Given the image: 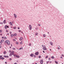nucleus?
I'll list each match as a JSON object with an SVG mask.
<instances>
[{"label":"nucleus","mask_w":64,"mask_h":64,"mask_svg":"<svg viewBox=\"0 0 64 64\" xmlns=\"http://www.w3.org/2000/svg\"><path fill=\"white\" fill-rule=\"evenodd\" d=\"M35 64H37V63H35Z\"/></svg>","instance_id":"obj_63"},{"label":"nucleus","mask_w":64,"mask_h":64,"mask_svg":"<svg viewBox=\"0 0 64 64\" xmlns=\"http://www.w3.org/2000/svg\"><path fill=\"white\" fill-rule=\"evenodd\" d=\"M9 52H11V50H10L9 51Z\"/></svg>","instance_id":"obj_50"},{"label":"nucleus","mask_w":64,"mask_h":64,"mask_svg":"<svg viewBox=\"0 0 64 64\" xmlns=\"http://www.w3.org/2000/svg\"><path fill=\"white\" fill-rule=\"evenodd\" d=\"M38 57L39 58H41V56H39Z\"/></svg>","instance_id":"obj_35"},{"label":"nucleus","mask_w":64,"mask_h":64,"mask_svg":"<svg viewBox=\"0 0 64 64\" xmlns=\"http://www.w3.org/2000/svg\"><path fill=\"white\" fill-rule=\"evenodd\" d=\"M5 43H6V44H7L8 45H9L10 44V41H9L8 40H6V41H5Z\"/></svg>","instance_id":"obj_1"},{"label":"nucleus","mask_w":64,"mask_h":64,"mask_svg":"<svg viewBox=\"0 0 64 64\" xmlns=\"http://www.w3.org/2000/svg\"><path fill=\"white\" fill-rule=\"evenodd\" d=\"M42 47H43V46H43V45H42Z\"/></svg>","instance_id":"obj_59"},{"label":"nucleus","mask_w":64,"mask_h":64,"mask_svg":"<svg viewBox=\"0 0 64 64\" xmlns=\"http://www.w3.org/2000/svg\"><path fill=\"white\" fill-rule=\"evenodd\" d=\"M52 63V61H50V63Z\"/></svg>","instance_id":"obj_46"},{"label":"nucleus","mask_w":64,"mask_h":64,"mask_svg":"<svg viewBox=\"0 0 64 64\" xmlns=\"http://www.w3.org/2000/svg\"><path fill=\"white\" fill-rule=\"evenodd\" d=\"M34 57H35V58L36 56H35V55H34Z\"/></svg>","instance_id":"obj_61"},{"label":"nucleus","mask_w":64,"mask_h":64,"mask_svg":"<svg viewBox=\"0 0 64 64\" xmlns=\"http://www.w3.org/2000/svg\"><path fill=\"white\" fill-rule=\"evenodd\" d=\"M6 32H8V30H6Z\"/></svg>","instance_id":"obj_51"},{"label":"nucleus","mask_w":64,"mask_h":64,"mask_svg":"<svg viewBox=\"0 0 64 64\" xmlns=\"http://www.w3.org/2000/svg\"><path fill=\"white\" fill-rule=\"evenodd\" d=\"M18 32H21V30H18Z\"/></svg>","instance_id":"obj_34"},{"label":"nucleus","mask_w":64,"mask_h":64,"mask_svg":"<svg viewBox=\"0 0 64 64\" xmlns=\"http://www.w3.org/2000/svg\"><path fill=\"white\" fill-rule=\"evenodd\" d=\"M14 29H16V27H14Z\"/></svg>","instance_id":"obj_27"},{"label":"nucleus","mask_w":64,"mask_h":64,"mask_svg":"<svg viewBox=\"0 0 64 64\" xmlns=\"http://www.w3.org/2000/svg\"><path fill=\"white\" fill-rule=\"evenodd\" d=\"M13 41H15V40L14 39L13 40Z\"/></svg>","instance_id":"obj_42"},{"label":"nucleus","mask_w":64,"mask_h":64,"mask_svg":"<svg viewBox=\"0 0 64 64\" xmlns=\"http://www.w3.org/2000/svg\"><path fill=\"white\" fill-rule=\"evenodd\" d=\"M22 40V38L21 37L20 38V41Z\"/></svg>","instance_id":"obj_16"},{"label":"nucleus","mask_w":64,"mask_h":64,"mask_svg":"<svg viewBox=\"0 0 64 64\" xmlns=\"http://www.w3.org/2000/svg\"><path fill=\"white\" fill-rule=\"evenodd\" d=\"M60 49V46H58V49Z\"/></svg>","instance_id":"obj_17"},{"label":"nucleus","mask_w":64,"mask_h":64,"mask_svg":"<svg viewBox=\"0 0 64 64\" xmlns=\"http://www.w3.org/2000/svg\"><path fill=\"white\" fill-rule=\"evenodd\" d=\"M21 49H23V48H22V47H21L19 50H21Z\"/></svg>","instance_id":"obj_23"},{"label":"nucleus","mask_w":64,"mask_h":64,"mask_svg":"<svg viewBox=\"0 0 64 64\" xmlns=\"http://www.w3.org/2000/svg\"><path fill=\"white\" fill-rule=\"evenodd\" d=\"M30 56L32 57H33L34 56V54H30Z\"/></svg>","instance_id":"obj_8"},{"label":"nucleus","mask_w":64,"mask_h":64,"mask_svg":"<svg viewBox=\"0 0 64 64\" xmlns=\"http://www.w3.org/2000/svg\"><path fill=\"white\" fill-rule=\"evenodd\" d=\"M48 58V56H47L46 57V58Z\"/></svg>","instance_id":"obj_43"},{"label":"nucleus","mask_w":64,"mask_h":64,"mask_svg":"<svg viewBox=\"0 0 64 64\" xmlns=\"http://www.w3.org/2000/svg\"><path fill=\"white\" fill-rule=\"evenodd\" d=\"M4 39H7V38H6V37H5L4 38Z\"/></svg>","instance_id":"obj_28"},{"label":"nucleus","mask_w":64,"mask_h":64,"mask_svg":"<svg viewBox=\"0 0 64 64\" xmlns=\"http://www.w3.org/2000/svg\"><path fill=\"white\" fill-rule=\"evenodd\" d=\"M5 63H6V64H7V62H5Z\"/></svg>","instance_id":"obj_57"},{"label":"nucleus","mask_w":64,"mask_h":64,"mask_svg":"<svg viewBox=\"0 0 64 64\" xmlns=\"http://www.w3.org/2000/svg\"><path fill=\"white\" fill-rule=\"evenodd\" d=\"M43 52L44 53H45V52H44V51L43 50Z\"/></svg>","instance_id":"obj_52"},{"label":"nucleus","mask_w":64,"mask_h":64,"mask_svg":"<svg viewBox=\"0 0 64 64\" xmlns=\"http://www.w3.org/2000/svg\"><path fill=\"white\" fill-rule=\"evenodd\" d=\"M4 57L5 58H8V56H4Z\"/></svg>","instance_id":"obj_14"},{"label":"nucleus","mask_w":64,"mask_h":64,"mask_svg":"<svg viewBox=\"0 0 64 64\" xmlns=\"http://www.w3.org/2000/svg\"><path fill=\"white\" fill-rule=\"evenodd\" d=\"M48 60H51V58H49L48 59Z\"/></svg>","instance_id":"obj_38"},{"label":"nucleus","mask_w":64,"mask_h":64,"mask_svg":"<svg viewBox=\"0 0 64 64\" xmlns=\"http://www.w3.org/2000/svg\"><path fill=\"white\" fill-rule=\"evenodd\" d=\"M16 44H18V42H16Z\"/></svg>","instance_id":"obj_33"},{"label":"nucleus","mask_w":64,"mask_h":64,"mask_svg":"<svg viewBox=\"0 0 64 64\" xmlns=\"http://www.w3.org/2000/svg\"><path fill=\"white\" fill-rule=\"evenodd\" d=\"M46 64H48V62H47Z\"/></svg>","instance_id":"obj_49"},{"label":"nucleus","mask_w":64,"mask_h":64,"mask_svg":"<svg viewBox=\"0 0 64 64\" xmlns=\"http://www.w3.org/2000/svg\"><path fill=\"white\" fill-rule=\"evenodd\" d=\"M11 54H12V55H14V52L13 51H12L11 52Z\"/></svg>","instance_id":"obj_5"},{"label":"nucleus","mask_w":64,"mask_h":64,"mask_svg":"<svg viewBox=\"0 0 64 64\" xmlns=\"http://www.w3.org/2000/svg\"><path fill=\"white\" fill-rule=\"evenodd\" d=\"M7 28H9V26H6Z\"/></svg>","instance_id":"obj_39"},{"label":"nucleus","mask_w":64,"mask_h":64,"mask_svg":"<svg viewBox=\"0 0 64 64\" xmlns=\"http://www.w3.org/2000/svg\"><path fill=\"white\" fill-rule=\"evenodd\" d=\"M38 54H39V52H37L35 53V54L36 55H38Z\"/></svg>","instance_id":"obj_7"},{"label":"nucleus","mask_w":64,"mask_h":64,"mask_svg":"<svg viewBox=\"0 0 64 64\" xmlns=\"http://www.w3.org/2000/svg\"><path fill=\"white\" fill-rule=\"evenodd\" d=\"M3 23L4 24H5L6 23V20H4L3 21Z\"/></svg>","instance_id":"obj_10"},{"label":"nucleus","mask_w":64,"mask_h":64,"mask_svg":"<svg viewBox=\"0 0 64 64\" xmlns=\"http://www.w3.org/2000/svg\"><path fill=\"white\" fill-rule=\"evenodd\" d=\"M50 44L51 45L53 46V42H50Z\"/></svg>","instance_id":"obj_12"},{"label":"nucleus","mask_w":64,"mask_h":64,"mask_svg":"<svg viewBox=\"0 0 64 64\" xmlns=\"http://www.w3.org/2000/svg\"><path fill=\"white\" fill-rule=\"evenodd\" d=\"M9 60H10V61H11V60H12V58H10Z\"/></svg>","instance_id":"obj_32"},{"label":"nucleus","mask_w":64,"mask_h":64,"mask_svg":"<svg viewBox=\"0 0 64 64\" xmlns=\"http://www.w3.org/2000/svg\"><path fill=\"white\" fill-rule=\"evenodd\" d=\"M2 39H3V38H4V37H2Z\"/></svg>","instance_id":"obj_53"},{"label":"nucleus","mask_w":64,"mask_h":64,"mask_svg":"<svg viewBox=\"0 0 64 64\" xmlns=\"http://www.w3.org/2000/svg\"><path fill=\"white\" fill-rule=\"evenodd\" d=\"M43 36L44 37H46V35L45 34L43 35Z\"/></svg>","instance_id":"obj_24"},{"label":"nucleus","mask_w":64,"mask_h":64,"mask_svg":"<svg viewBox=\"0 0 64 64\" xmlns=\"http://www.w3.org/2000/svg\"><path fill=\"white\" fill-rule=\"evenodd\" d=\"M64 56V55H63V54H62V56Z\"/></svg>","instance_id":"obj_58"},{"label":"nucleus","mask_w":64,"mask_h":64,"mask_svg":"<svg viewBox=\"0 0 64 64\" xmlns=\"http://www.w3.org/2000/svg\"><path fill=\"white\" fill-rule=\"evenodd\" d=\"M4 28L6 29H7V25H6L5 26V27H4Z\"/></svg>","instance_id":"obj_15"},{"label":"nucleus","mask_w":64,"mask_h":64,"mask_svg":"<svg viewBox=\"0 0 64 64\" xmlns=\"http://www.w3.org/2000/svg\"><path fill=\"white\" fill-rule=\"evenodd\" d=\"M2 42H0V44L1 45L2 44Z\"/></svg>","instance_id":"obj_31"},{"label":"nucleus","mask_w":64,"mask_h":64,"mask_svg":"<svg viewBox=\"0 0 64 64\" xmlns=\"http://www.w3.org/2000/svg\"><path fill=\"white\" fill-rule=\"evenodd\" d=\"M12 49H13V50H15L16 49L15 48H12Z\"/></svg>","instance_id":"obj_29"},{"label":"nucleus","mask_w":64,"mask_h":64,"mask_svg":"<svg viewBox=\"0 0 64 64\" xmlns=\"http://www.w3.org/2000/svg\"><path fill=\"white\" fill-rule=\"evenodd\" d=\"M7 35H9V33L7 34Z\"/></svg>","instance_id":"obj_60"},{"label":"nucleus","mask_w":64,"mask_h":64,"mask_svg":"<svg viewBox=\"0 0 64 64\" xmlns=\"http://www.w3.org/2000/svg\"><path fill=\"white\" fill-rule=\"evenodd\" d=\"M29 28H30V30H32V26L30 24L29 25Z\"/></svg>","instance_id":"obj_3"},{"label":"nucleus","mask_w":64,"mask_h":64,"mask_svg":"<svg viewBox=\"0 0 64 64\" xmlns=\"http://www.w3.org/2000/svg\"><path fill=\"white\" fill-rule=\"evenodd\" d=\"M2 30H0V32H2Z\"/></svg>","instance_id":"obj_40"},{"label":"nucleus","mask_w":64,"mask_h":64,"mask_svg":"<svg viewBox=\"0 0 64 64\" xmlns=\"http://www.w3.org/2000/svg\"><path fill=\"white\" fill-rule=\"evenodd\" d=\"M11 37H13V34H11Z\"/></svg>","instance_id":"obj_25"},{"label":"nucleus","mask_w":64,"mask_h":64,"mask_svg":"<svg viewBox=\"0 0 64 64\" xmlns=\"http://www.w3.org/2000/svg\"><path fill=\"white\" fill-rule=\"evenodd\" d=\"M0 23L1 24H3V22H1Z\"/></svg>","instance_id":"obj_45"},{"label":"nucleus","mask_w":64,"mask_h":64,"mask_svg":"<svg viewBox=\"0 0 64 64\" xmlns=\"http://www.w3.org/2000/svg\"><path fill=\"white\" fill-rule=\"evenodd\" d=\"M52 59H54V56H52L51 57Z\"/></svg>","instance_id":"obj_21"},{"label":"nucleus","mask_w":64,"mask_h":64,"mask_svg":"<svg viewBox=\"0 0 64 64\" xmlns=\"http://www.w3.org/2000/svg\"><path fill=\"white\" fill-rule=\"evenodd\" d=\"M14 64H17V63H14Z\"/></svg>","instance_id":"obj_56"},{"label":"nucleus","mask_w":64,"mask_h":64,"mask_svg":"<svg viewBox=\"0 0 64 64\" xmlns=\"http://www.w3.org/2000/svg\"><path fill=\"white\" fill-rule=\"evenodd\" d=\"M6 51H4V54H6Z\"/></svg>","instance_id":"obj_22"},{"label":"nucleus","mask_w":64,"mask_h":64,"mask_svg":"<svg viewBox=\"0 0 64 64\" xmlns=\"http://www.w3.org/2000/svg\"><path fill=\"white\" fill-rule=\"evenodd\" d=\"M2 47V46L1 45H0V48H1Z\"/></svg>","instance_id":"obj_37"},{"label":"nucleus","mask_w":64,"mask_h":64,"mask_svg":"<svg viewBox=\"0 0 64 64\" xmlns=\"http://www.w3.org/2000/svg\"><path fill=\"white\" fill-rule=\"evenodd\" d=\"M18 29H20V28H19V27L18 28Z\"/></svg>","instance_id":"obj_47"},{"label":"nucleus","mask_w":64,"mask_h":64,"mask_svg":"<svg viewBox=\"0 0 64 64\" xmlns=\"http://www.w3.org/2000/svg\"><path fill=\"white\" fill-rule=\"evenodd\" d=\"M16 57L18 58H19L20 57V56H19L16 55Z\"/></svg>","instance_id":"obj_11"},{"label":"nucleus","mask_w":64,"mask_h":64,"mask_svg":"<svg viewBox=\"0 0 64 64\" xmlns=\"http://www.w3.org/2000/svg\"><path fill=\"white\" fill-rule=\"evenodd\" d=\"M22 44V42H20V44Z\"/></svg>","instance_id":"obj_36"},{"label":"nucleus","mask_w":64,"mask_h":64,"mask_svg":"<svg viewBox=\"0 0 64 64\" xmlns=\"http://www.w3.org/2000/svg\"><path fill=\"white\" fill-rule=\"evenodd\" d=\"M0 59H2V60H4V58L3 57H2V56H0Z\"/></svg>","instance_id":"obj_6"},{"label":"nucleus","mask_w":64,"mask_h":64,"mask_svg":"<svg viewBox=\"0 0 64 64\" xmlns=\"http://www.w3.org/2000/svg\"><path fill=\"white\" fill-rule=\"evenodd\" d=\"M36 35H38V34L37 33H36Z\"/></svg>","instance_id":"obj_54"},{"label":"nucleus","mask_w":64,"mask_h":64,"mask_svg":"<svg viewBox=\"0 0 64 64\" xmlns=\"http://www.w3.org/2000/svg\"><path fill=\"white\" fill-rule=\"evenodd\" d=\"M12 54H9V56H12Z\"/></svg>","instance_id":"obj_20"},{"label":"nucleus","mask_w":64,"mask_h":64,"mask_svg":"<svg viewBox=\"0 0 64 64\" xmlns=\"http://www.w3.org/2000/svg\"><path fill=\"white\" fill-rule=\"evenodd\" d=\"M43 60H41L40 61V63L41 64H42L43 63Z\"/></svg>","instance_id":"obj_4"},{"label":"nucleus","mask_w":64,"mask_h":64,"mask_svg":"<svg viewBox=\"0 0 64 64\" xmlns=\"http://www.w3.org/2000/svg\"><path fill=\"white\" fill-rule=\"evenodd\" d=\"M55 63H56V64H58V62L55 61Z\"/></svg>","instance_id":"obj_26"},{"label":"nucleus","mask_w":64,"mask_h":64,"mask_svg":"<svg viewBox=\"0 0 64 64\" xmlns=\"http://www.w3.org/2000/svg\"><path fill=\"white\" fill-rule=\"evenodd\" d=\"M43 49L44 50H46L47 49L46 48V46H44L43 47Z\"/></svg>","instance_id":"obj_2"},{"label":"nucleus","mask_w":64,"mask_h":64,"mask_svg":"<svg viewBox=\"0 0 64 64\" xmlns=\"http://www.w3.org/2000/svg\"><path fill=\"white\" fill-rule=\"evenodd\" d=\"M13 55L14 56H15L16 57V54H13Z\"/></svg>","instance_id":"obj_30"},{"label":"nucleus","mask_w":64,"mask_h":64,"mask_svg":"<svg viewBox=\"0 0 64 64\" xmlns=\"http://www.w3.org/2000/svg\"><path fill=\"white\" fill-rule=\"evenodd\" d=\"M16 35H17V34H14V36H16Z\"/></svg>","instance_id":"obj_18"},{"label":"nucleus","mask_w":64,"mask_h":64,"mask_svg":"<svg viewBox=\"0 0 64 64\" xmlns=\"http://www.w3.org/2000/svg\"><path fill=\"white\" fill-rule=\"evenodd\" d=\"M60 58H61L62 59V58H62V57L61 56L60 57Z\"/></svg>","instance_id":"obj_48"},{"label":"nucleus","mask_w":64,"mask_h":64,"mask_svg":"<svg viewBox=\"0 0 64 64\" xmlns=\"http://www.w3.org/2000/svg\"><path fill=\"white\" fill-rule=\"evenodd\" d=\"M10 25H12V22H10Z\"/></svg>","instance_id":"obj_19"},{"label":"nucleus","mask_w":64,"mask_h":64,"mask_svg":"<svg viewBox=\"0 0 64 64\" xmlns=\"http://www.w3.org/2000/svg\"><path fill=\"white\" fill-rule=\"evenodd\" d=\"M50 51H51V49H50Z\"/></svg>","instance_id":"obj_64"},{"label":"nucleus","mask_w":64,"mask_h":64,"mask_svg":"<svg viewBox=\"0 0 64 64\" xmlns=\"http://www.w3.org/2000/svg\"><path fill=\"white\" fill-rule=\"evenodd\" d=\"M1 42H2H2H4V40L2 39V40H1Z\"/></svg>","instance_id":"obj_13"},{"label":"nucleus","mask_w":64,"mask_h":64,"mask_svg":"<svg viewBox=\"0 0 64 64\" xmlns=\"http://www.w3.org/2000/svg\"><path fill=\"white\" fill-rule=\"evenodd\" d=\"M31 46V44H29V46Z\"/></svg>","instance_id":"obj_41"},{"label":"nucleus","mask_w":64,"mask_h":64,"mask_svg":"<svg viewBox=\"0 0 64 64\" xmlns=\"http://www.w3.org/2000/svg\"><path fill=\"white\" fill-rule=\"evenodd\" d=\"M39 26H41V25L40 24H39Z\"/></svg>","instance_id":"obj_55"},{"label":"nucleus","mask_w":64,"mask_h":64,"mask_svg":"<svg viewBox=\"0 0 64 64\" xmlns=\"http://www.w3.org/2000/svg\"><path fill=\"white\" fill-rule=\"evenodd\" d=\"M2 34H0V35H2Z\"/></svg>","instance_id":"obj_62"},{"label":"nucleus","mask_w":64,"mask_h":64,"mask_svg":"<svg viewBox=\"0 0 64 64\" xmlns=\"http://www.w3.org/2000/svg\"><path fill=\"white\" fill-rule=\"evenodd\" d=\"M14 18H16L17 17V15H16V14H14Z\"/></svg>","instance_id":"obj_9"},{"label":"nucleus","mask_w":64,"mask_h":64,"mask_svg":"<svg viewBox=\"0 0 64 64\" xmlns=\"http://www.w3.org/2000/svg\"><path fill=\"white\" fill-rule=\"evenodd\" d=\"M10 34H12V32H10Z\"/></svg>","instance_id":"obj_44"}]
</instances>
